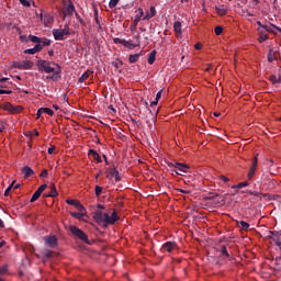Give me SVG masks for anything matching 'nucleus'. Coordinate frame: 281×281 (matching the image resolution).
Segmentation results:
<instances>
[{"mask_svg":"<svg viewBox=\"0 0 281 281\" xmlns=\"http://www.w3.org/2000/svg\"><path fill=\"white\" fill-rule=\"evenodd\" d=\"M88 155H90L94 161H98V164H102V157L100 156V154H98V151H95V149H90L88 151Z\"/></svg>","mask_w":281,"mask_h":281,"instance_id":"nucleus-19","label":"nucleus"},{"mask_svg":"<svg viewBox=\"0 0 281 281\" xmlns=\"http://www.w3.org/2000/svg\"><path fill=\"white\" fill-rule=\"evenodd\" d=\"M20 41H21L22 43H27V41H30V37H27V36H25V35H21V36H20Z\"/></svg>","mask_w":281,"mask_h":281,"instance_id":"nucleus-53","label":"nucleus"},{"mask_svg":"<svg viewBox=\"0 0 281 281\" xmlns=\"http://www.w3.org/2000/svg\"><path fill=\"white\" fill-rule=\"evenodd\" d=\"M258 168V156H255L254 160H252V165L249 169V172H248V179H254V176L256 175V170Z\"/></svg>","mask_w":281,"mask_h":281,"instance_id":"nucleus-10","label":"nucleus"},{"mask_svg":"<svg viewBox=\"0 0 281 281\" xmlns=\"http://www.w3.org/2000/svg\"><path fill=\"white\" fill-rule=\"evenodd\" d=\"M128 43L130 41L123 40L121 45H123V47H128Z\"/></svg>","mask_w":281,"mask_h":281,"instance_id":"nucleus-61","label":"nucleus"},{"mask_svg":"<svg viewBox=\"0 0 281 281\" xmlns=\"http://www.w3.org/2000/svg\"><path fill=\"white\" fill-rule=\"evenodd\" d=\"M123 41H124V40H122V38H120V37H115V38L113 40V42L115 43V45H122Z\"/></svg>","mask_w":281,"mask_h":281,"instance_id":"nucleus-52","label":"nucleus"},{"mask_svg":"<svg viewBox=\"0 0 281 281\" xmlns=\"http://www.w3.org/2000/svg\"><path fill=\"white\" fill-rule=\"evenodd\" d=\"M173 30H175L176 34H182V32H181V22H175L173 23Z\"/></svg>","mask_w":281,"mask_h":281,"instance_id":"nucleus-29","label":"nucleus"},{"mask_svg":"<svg viewBox=\"0 0 281 281\" xmlns=\"http://www.w3.org/2000/svg\"><path fill=\"white\" fill-rule=\"evenodd\" d=\"M68 205H74L78 212H85V205H82L79 201L76 200H66Z\"/></svg>","mask_w":281,"mask_h":281,"instance_id":"nucleus-13","label":"nucleus"},{"mask_svg":"<svg viewBox=\"0 0 281 281\" xmlns=\"http://www.w3.org/2000/svg\"><path fill=\"white\" fill-rule=\"evenodd\" d=\"M269 240H272L274 245L278 246L279 250L281 251V233L270 231L268 234Z\"/></svg>","mask_w":281,"mask_h":281,"instance_id":"nucleus-5","label":"nucleus"},{"mask_svg":"<svg viewBox=\"0 0 281 281\" xmlns=\"http://www.w3.org/2000/svg\"><path fill=\"white\" fill-rule=\"evenodd\" d=\"M221 254L222 256H226V258H229V252L227 251L226 246H221Z\"/></svg>","mask_w":281,"mask_h":281,"instance_id":"nucleus-37","label":"nucleus"},{"mask_svg":"<svg viewBox=\"0 0 281 281\" xmlns=\"http://www.w3.org/2000/svg\"><path fill=\"white\" fill-rule=\"evenodd\" d=\"M42 50H43V45L36 44L33 48L25 49L24 54L34 55V54H38V52H42Z\"/></svg>","mask_w":281,"mask_h":281,"instance_id":"nucleus-14","label":"nucleus"},{"mask_svg":"<svg viewBox=\"0 0 281 281\" xmlns=\"http://www.w3.org/2000/svg\"><path fill=\"white\" fill-rule=\"evenodd\" d=\"M54 252L53 250H44L43 251V261L46 262V260H49V258H54Z\"/></svg>","mask_w":281,"mask_h":281,"instance_id":"nucleus-23","label":"nucleus"},{"mask_svg":"<svg viewBox=\"0 0 281 281\" xmlns=\"http://www.w3.org/2000/svg\"><path fill=\"white\" fill-rule=\"evenodd\" d=\"M54 150H56V146L49 147L47 150L48 155H54Z\"/></svg>","mask_w":281,"mask_h":281,"instance_id":"nucleus-54","label":"nucleus"},{"mask_svg":"<svg viewBox=\"0 0 281 281\" xmlns=\"http://www.w3.org/2000/svg\"><path fill=\"white\" fill-rule=\"evenodd\" d=\"M245 192L247 194H250L251 196H260V194H262V193L256 192V191H243V194H245Z\"/></svg>","mask_w":281,"mask_h":281,"instance_id":"nucleus-40","label":"nucleus"},{"mask_svg":"<svg viewBox=\"0 0 281 281\" xmlns=\"http://www.w3.org/2000/svg\"><path fill=\"white\" fill-rule=\"evenodd\" d=\"M10 192H12V184H10L4 191V196H10Z\"/></svg>","mask_w":281,"mask_h":281,"instance_id":"nucleus-50","label":"nucleus"},{"mask_svg":"<svg viewBox=\"0 0 281 281\" xmlns=\"http://www.w3.org/2000/svg\"><path fill=\"white\" fill-rule=\"evenodd\" d=\"M49 175V172L47 171V169H44L42 172H41V175H40V177H41V179H47V176Z\"/></svg>","mask_w":281,"mask_h":281,"instance_id":"nucleus-42","label":"nucleus"},{"mask_svg":"<svg viewBox=\"0 0 281 281\" xmlns=\"http://www.w3.org/2000/svg\"><path fill=\"white\" fill-rule=\"evenodd\" d=\"M43 113H46V115H50V117L54 115V110L49 108H42Z\"/></svg>","mask_w":281,"mask_h":281,"instance_id":"nucleus-36","label":"nucleus"},{"mask_svg":"<svg viewBox=\"0 0 281 281\" xmlns=\"http://www.w3.org/2000/svg\"><path fill=\"white\" fill-rule=\"evenodd\" d=\"M94 192L95 196H100L102 194V187L95 186Z\"/></svg>","mask_w":281,"mask_h":281,"instance_id":"nucleus-41","label":"nucleus"},{"mask_svg":"<svg viewBox=\"0 0 281 281\" xmlns=\"http://www.w3.org/2000/svg\"><path fill=\"white\" fill-rule=\"evenodd\" d=\"M237 227H240V229H243L244 232H247V229H249L250 225H249V223H247L245 221H239V222H237Z\"/></svg>","mask_w":281,"mask_h":281,"instance_id":"nucleus-25","label":"nucleus"},{"mask_svg":"<svg viewBox=\"0 0 281 281\" xmlns=\"http://www.w3.org/2000/svg\"><path fill=\"white\" fill-rule=\"evenodd\" d=\"M277 57H276V52H273V49H270L268 52V63H273V60H276Z\"/></svg>","mask_w":281,"mask_h":281,"instance_id":"nucleus-28","label":"nucleus"},{"mask_svg":"<svg viewBox=\"0 0 281 281\" xmlns=\"http://www.w3.org/2000/svg\"><path fill=\"white\" fill-rule=\"evenodd\" d=\"M215 10L218 16H225V14H227V7H225V4L215 7Z\"/></svg>","mask_w":281,"mask_h":281,"instance_id":"nucleus-22","label":"nucleus"},{"mask_svg":"<svg viewBox=\"0 0 281 281\" xmlns=\"http://www.w3.org/2000/svg\"><path fill=\"white\" fill-rule=\"evenodd\" d=\"M117 3H120V0H110L109 8L111 10H113V8H115V5H117Z\"/></svg>","mask_w":281,"mask_h":281,"instance_id":"nucleus-38","label":"nucleus"},{"mask_svg":"<svg viewBox=\"0 0 281 281\" xmlns=\"http://www.w3.org/2000/svg\"><path fill=\"white\" fill-rule=\"evenodd\" d=\"M220 179L222 181H224V183H227L229 181V178L225 177V176H221Z\"/></svg>","mask_w":281,"mask_h":281,"instance_id":"nucleus-56","label":"nucleus"},{"mask_svg":"<svg viewBox=\"0 0 281 281\" xmlns=\"http://www.w3.org/2000/svg\"><path fill=\"white\" fill-rule=\"evenodd\" d=\"M247 186H249V182L244 181V182H239L238 184L233 186V189L237 188V190H240L241 188H247Z\"/></svg>","mask_w":281,"mask_h":281,"instance_id":"nucleus-31","label":"nucleus"},{"mask_svg":"<svg viewBox=\"0 0 281 281\" xmlns=\"http://www.w3.org/2000/svg\"><path fill=\"white\" fill-rule=\"evenodd\" d=\"M86 80H89V71L83 72L78 81L85 82Z\"/></svg>","mask_w":281,"mask_h":281,"instance_id":"nucleus-35","label":"nucleus"},{"mask_svg":"<svg viewBox=\"0 0 281 281\" xmlns=\"http://www.w3.org/2000/svg\"><path fill=\"white\" fill-rule=\"evenodd\" d=\"M68 36L71 34V32L69 31V23L64 25V29H61Z\"/></svg>","mask_w":281,"mask_h":281,"instance_id":"nucleus-47","label":"nucleus"},{"mask_svg":"<svg viewBox=\"0 0 281 281\" xmlns=\"http://www.w3.org/2000/svg\"><path fill=\"white\" fill-rule=\"evenodd\" d=\"M161 93L162 91H158L157 94H156V101L159 102V100H161Z\"/></svg>","mask_w":281,"mask_h":281,"instance_id":"nucleus-55","label":"nucleus"},{"mask_svg":"<svg viewBox=\"0 0 281 281\" xmlns=\"http://www.w3.org/2000/svg\"><path fill=\"white\" fill-rule=\"evenodd\" d=\"M75 16H76L77 21H79V23L81 25H85V20H82V18H80V14H78V12H75Z\"/></svg>","mask_w":281,"mask_h":281,"instance_id":"nucleus-48","label":"nucleus"},{"mask_svg":"<svg viewBox=\"0 0 281 281\" xmlns=\"http://www.w3.org/2000/svg\"><path fill=\"white\" fill-rule=\"evenodd\" d=\"M70 215L72 216V218H77L78 221H82V218H85V213L82 212H70Z\"/></svg>","mask_w":281,"mask_h":281,"instance_id":"nucleus-27","label":"nucleus"},{"mask_svg":"<svg viewBox=\"0 0 281 281\" xmlns=\"http://www.w3.org/2000/svg\"><path fill=\"white\" fill-rule=\"evenodd\" d=\"M269 80L272 82V85H278V77L276 75L270 76Z\"/></svg>","mask_w":281,"mask_h":281,"instance_id":"nucleus-44","label":"nucleus"},{"mask_svg":"<svg viewBox=\"0 0 281 281\" xmlns=\"http://www.w3.org/2000/svg\"><path fill=\"white\" fill-rule=\"evenodd\" d=\"M156 58H157V50H151L147 59L148 65H153Z\"/></svg>","mask_w":281,"mask_h":281,"instance_id":"nucleus-24","label":"nucleus"},{"mask_svg":"<svg viewBox=\"0 0 281 281\" xmlns=\"http://www.w3.org/2000/svg\"><path fill=\"white\" fill-rule=\"evenodd\" d=\"M262 27L263 32H268L269 34H276V31H273V26L263 25Z\"/></svg>","mask_w":281,"mask_h":281,"instance_id":"nucleus-34","label":"nucleus"},{"mask_svg":"<svg viewBox=\"0 0 281 281\" xmlns=\"http://www.w3.org/2000/svg\"><path fill=\"white\" fill-rule=\"evenodd\" d=\"M53 36L55 41H65V37L69 35L63 29H54Z\"/></svg>","mask_w":281,"mask_h":281,"instance_id":"nucleus-8","label":"nucleus"},{"mask_svg":"<svg viewBox=\"0 0 281 281\" xmlns=\"http://www.w3.org/2000/svg\"><path fill=\"white\" fill-rule=\"evenodd\" d=\"M157 14V10L155 9V7H150L149 12L146 13V15L143 18V21H150V19H153V16H155Z\"/></svg>","mask_w":281,"mask_h":281,"instance_id":"nucleus-20","label":"nucleus"},{"mask_svg":"<svg viewBox=\"0 0 281 281\" xmlns=\"http://www.w3.org/2000/svg\"><path fill=\"white\" fill-rule=\"evenodd\" d=\"M167 166L169 168H176V170H178V172H181V175H188V172H190V166L183 162H170L167 161Z\"/></svg>","mask_w":281,"mask_h":281,"instance_id":"nucleus-4","label":"nucleus"},{"mask_svg":"<svg viewBox=\"0 0 281 281\" xmlns=\"http://www.w3.org/2000/svg\"><path fill=\"white\" fill-rule=\"evenodd\" d=\"M144 55V52H139L133 55H130L128 57V63H131V65H135V63H137V60H139V57Z\"/></svg>","mask_w":281,"mask_h":281,"instance_id":"nucleus-17","label":"nucleus"},{"mask_svg":"<svg viewBox=\"0 0 281 281\" xmlns=\"http://www.w3.org/2000/svg\"><path fill=\"white\" fill-rule=\"evenodd\" d=\"M22 173L24 175V179H30L32 175H34V170L30 168L29 166H25L22 168Z\"/></svg>","mask_w":281,"mask_h":281,"instance_id":"nucleus-21","label":"nucleus"},{"mask_svg":"<svg viewBox=\"0 0 281 281\" xmlns=\"http://www.w3.org/2000/svg\"><path fill=\"white\" fill-rule=\"evenodd\" d=\"M109 175H110V177H113L116 182L122 181V177L120 176V171H117V169L110 168Z\"/></svg>","mask_w":281,"mask_h":281,"instance_id":"nucleus-16","label":"nucleus"},{"mask_svg":"<svg viewBox=\"0 0 281 281\" xmlns=\"http://www.w3.org/2000/svg\"><path fill=\"white\" fill-rule=\"evenodd\" d=\"M139 15L135 16V23H139L142 21V16H144V9H138Z\"/></svg>","mask_w":281,"mask_h":281,"instance_id":"nucleus-32","label":"nucleus"},{"mask_svg":"<svg viewBox=\"0 0 281 281\" xmlns=\"http://www.w3.org/2000/svg\"><path fill=\"white\" fill-rule=\"evenodd\" d=\"M157 104H159V101H157V100L155 99V101H153V102L150 103V106H157Z\"/></svg>","mask_w":281,"mask_h":281,"instance_id":"nucleus-64","label":"nucleus"},{"mask_svg":"<svg viewBox=\"0 0 281 281\" xmlns=\"http://www.w3.org/2000/svg\"><path fill=\"white\" fill-rule=\"evenodd\" d=\"M40 198H41V193L36 190V191L34 192V194L32 195L30 202H31V203H34L35 201H38Z\"/></svg>","mask_w":281,"mask_h":281,"instance_id":"nucleus-30","label":"nucleus"},{"mask_svg":"<svg viewBox=\"0 0 281 281\" xmlns=\"http://www.w3.org/2000/svg\"><path fill=\"white\" fill-rule=\"evenodd\" d=\"M44 199H47L50 196V199H55V196H58V190H56V184L50 186V192L43 195Z\"/></svg>","mask_w":281,"mask_h":281,"instance_id":"nucleus-15","label":"nucleus"},{"mask_svg":"<svg viewBox=\"0 0 281 281\" xmlns=\"http://www.w3.org/2000/svg\"><path fill=\"white\" fill-rule=\"evenodd\" d=\"M43 113H44L43 108L38 109L37 113H36L37 117H41V115H43Z\"/></svg>","mask_w":281,"mask_h":281,"instance_id":"nucleus-60","label":"nucleus"},{"mask_svg":"<svg viewBox=\"0 0 281 281\" xmlns=\"http://www.w3.org/2000/svg\"><path fill=\"white\" fill-rule=\"evenodd\" d=\"M178 192H181V194H190V191L183 189H178Z\"/></svg>","mask_w":281,"mask_h":281,"instance_id":"nucleus-59","label":"nucleus"},{"mask_svg":"<svg viewBox=\"0 0 281 281\" xmlns=\"http://www.w3.org/2000/svg\"><path fill=\"white\" fill-rule=\"evenodd\" d=\"M69 232L70 234H72L75 238H78L79 240H82V243L89 245V236H87L85 232L80 229L78 226L70 225Z\"/></svg>","mask_w":281,"mask_h":281,"instance_id":"nucleus-3","label":"nucleus"},{"mask_svg":"<svg viewBox=\"0 0 281 281\" xmlns=\"http://www.w3.org/2000/svg\"><path fill=\"white\" fill-rule=\"evenodd\" d=\"M172 175H180L181 177H183V173L179 172V170L177 169H171Z\"/></svg>","mask_w":281,"mask_h":281,"instance_id":"nucleus-58","label":"nucleus"},{"mask_svg":"<svg viewBox=\"0 0 281 281\" xmlns=\"http://www.w3.org/2000/svg\"><path fill=\"white\" fill-rule=\"evenodd\" d=\"M45 244L48 245V247H50L52 249H54V247H58V238H56V236H48L44 238Z\"/></svg>","mask_w":281,"mask_h":281,"instance_id":"nucleus-11","label":"nucleus"},{"mask_svg":"<svg viewBox=\"0 0 281 281\" xmlns=\"http://www.w3.org/2000/svg\"><path fill=\"white\" fill-rule=\"evenodd\" d=\"M172 249H177V243L175 241H167L161 247V250L168 251V254H171Z\"/></svg>","mask_w":281,"mask_h":281,"instance_id":"nucleus-12","label":"nucleus"},{"mask_svg":"<svg viewBox=\"0 0 281 281\" xmlns=\"http://www.w3.org/2000/svg\"><path fill=\"white\" fill-rule=\"evenodd\" d=\"M10 93H12V90L0 89V95H3V94L10 95Z\"/></svg>","mask_w":281,"mask_h":281,"instance_id":"nucleus-51","label":"nucleus"},{"mask_svg":"<svg viewBox=\"0 0 281 281\" xmlns=\"http://www.w3.org/2000/svg\"><path fill=\"white\" fill-rule=\"evenodd\" d=\"M15 69H32L34 67V61L32 60H22L18 61L13 66Z\"/></svg>","mask_w":281,"mask_h":281,"instance_id":"nucleus-6","label":"nucleus"},{"mask_svg":"<svg viewBox=\"0 0 281 281\" xmlns=\"http://www.w3.org/2000/svg\"><path fill=\"white\" fill-rule=\"evenodd\" d=\"M1 109H3V111H9V113H21V106L15 108L10 102L3 103Z\"/></svg>","mask_w":281,"mask_h":281,"instance_id":"nucleus-9","label":"nucleus"},{"mask_svg":"<svg viewBox=\"0 0 281 281\" xmlns=\"http://www.w3.org/2000/svg\"><path fill=\"white\" fill-rule=\"evenodd\" d=\"M19 1L22 5H24V8H30L31 5L30 0H19Z\"/></svg>","mask_w":281,"mask_h":281,"instance_id":"nucleus-46","label":"nucleus"},{"mask_svg":"<svg viewBox=\"0 0 281 281\" xmlns=\"http://www.w3.org/2000/svg\"><path fill=\"white\" fill-rule=\"evenodd\" d=\"M120 216L117 212H113L111 215L109 213H104L102 211H95L94 220L99 225H102L104 228L109 227V225H115Z\"/></svg>","mask_w":281,"mask_h":281,"instance_id":"nucleus-2","label":"nucleus"},{"mask_svg":"<svg viewBox=\"0 0 281 281\" xmlns=\"http://www.w3.org/2000/svg\"><path fill=\"white\" fill-rule=\"evenodd\" d=\"M29 41H31V43H36L37 45H41L42 43V38L36 35H29Z\"/></svg>","mask_w":281,"mask_h":281,"instance_id":"nucleus-26","label":"nucleus"},{"mask_svg":"<svg viewBox=\"0 0 281 281\" xmlns=\"http://www.w3.org/2000/svg\"><path fill=\"white\" fill-rule=\"evenodd\" d=\"M257 32H259V37H258L259 43H265V41H269V35H267V33H265V30L257 29Z\"/></svg>","mask_w":281,"mask_h":281,"instance_id":"nucleus-18","label":"nucleus"},{"mask_svg":"<svg viewBox=\"0 0 281 281\" xmlns=\"http://www.w3.org/2000/svg\"><path fill=\"white\" fill-rule=\"evenodd\" d=\"M76 13V5H74L72 1H68V5L63 9L64 19H67V16H71Z\"/></svg>","mask_w":281,"mask_h":281,"instance_id":"nucleus-7","label":"nucleus"},{"mask_svg":"<svg viewBox=\"0 0 281 281\" xmlns=\"http://www.w3.org/2000/svg\"><path fill=\"white\" fill-rule=\"evenodd\" d=\"M216 196H218V194H210V195L207 196V200H209V201H213V199H216Z\"/></svg>","mask_w":281,"mask_h":281,"instance_id":"nucleus-57","label":"nucleus"},{"mask_svg":"<svg viewBox=\"0 0 281 281\" xmlns=\"http://www.w3.org/2000/svg\"><path fill=\"white\" fill-rule=\"evenodd\" d=\"M135 47H139V44H134L132 42L127 43V49H135Z\"/></svg>","mask_w":281,"mask_h":281,"instance_id":"nucleus-45","label":"nucleus"},{"mask_svg":"<svg viewBox=\"0 0 281 281\" xmlns=\"http://www.w3.org/2000/svg\"><path fill=\"white\" fill-rule=\"evenodd\" d=\"M214 32L216 36H221L223 34V26H215Z\"/></svg>","mask_w":281,"mask_h":281,"instance_id":"nucleus-39","label":"nucleus"},{"mask_svg":"<svg viewBox=\"0 0 281 281\" xmlns=\"http://www.w3.org/2000/svg\"><path fill=\"white\" fill-rule=\"evenodd\" d=\"M271 27H273L274 30H277V32H281V27L277 26L276 24H271Z\"/></svg>","mask_w":281,"mask_h":281,"instance_id":"nucleus-63","label":"nucleus"},{"mask_svg":"<svg viewBox=\"0 0 281 281\" xmlns=\"http://www.w3.org/2000/svg\"><path fill=\"white\" fill-rule=\"evenodd\" d=\"M41 45H42V48L49 47V45H52V41L48 38H42Z\"/></svg>","mask_w":281,"mask_h":281,"instance_id":"nucleus-33","label":"nucleus"},{"mask_svg":"<svg viewBox=\"0 0 281 281\" xmlns=\"http://www.w3.org/2000/svg\"><path fill=\"white\" fill-rule=\"evenodd\" d=\"M45 190H47V184H42L38 187L37 191L43 194V192H45Z\"/></svg>","mask_w":281,"mask_h":281,"instance_id":"nucleus-43","label":"nucleus"},{"mask_svg":"<svg viewBox=\"0 0 281 281\" xmlns=\"http://www.w3.org/2000/svg\"><path fill=\"white\" fill-rule=\"evenodd\" d=\"M36 67H37L38 71H42L44 74H53V76L46 77L47 80H53L54 82H56V80L61 78L60 74H63V68H60V65H58L54 61L40 59L36 63Z\"/></svg>","mask_w":281,"mask_h":281,"instance_id":"nucleus-1","label":"nucleus"},{"mask_svg":"<svg viewBox=\"0 0 281 281\" xmlns=\"http://www.w3.org/2000/svg\"><path fill=\"white\" fill-rule=\"evenodd\" d=\"M257 25H259L258 30H262L265 27V24L260 21H257Z\"/></svg>","mask_w":281,"mask_h":281,"instance_id":"nucleus-62","label":"nucleus"},{"mask_svg":"<svg viewBox=\"0 0 281 281\" xmlns=\"http://www.w3.org/2000/svg\"><path fill=\"white\" fill-rule=\"evenodd\" d=\"M7 272H8V266L0 267V276H3Z\"/></svg>","mask_w":281,"mask_h":281,"instance_id":"nucleus-49","label":"nucleus"}]
</instances>
